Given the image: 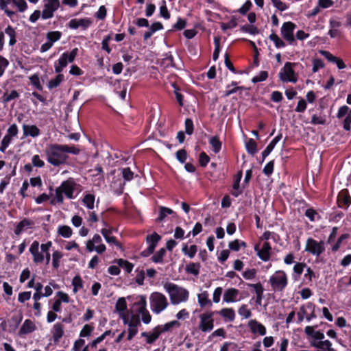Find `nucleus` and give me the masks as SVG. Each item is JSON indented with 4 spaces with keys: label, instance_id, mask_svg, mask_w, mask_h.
I'll return each instance as SVG.
<instances>
[{
    "label": "nucleus",
    "instance_id": "f257e3e1",
    "mask_svg": "<svg viewBox=\"0 0 351 351\" xmlns=\"http://www.w3.org/2000/svg\"><path fill=\"white\" fill-rule=\"evenodd\" d=\"M80 149L75 145L49 143L45 149L47 161L53 167L66 165L69 159V154L78 155Z\"/></svg>",
    "mask_w": 351,
    "mask_h": 351
},
{
    "label": "nucleus",
    "instance_id": "f03ea898",
    "mask_svg": "<svg viewBox=\"0 0 351 351\" xmlns=\"http://www.w3.org/2000/svg\"><path fill=\"white\" fill-rule=\"evenodd\" d=\"M80 185L77 184L72 178H68L62 182L58 187L55 189L51 203L52 204H62L64 202V195L69 199H75L80 192Z\"/></svg>",
    "mask_w": 351,
    "mask_h": 351
},
{
    "label": "nucleus",
    "instance_id": "7ed1b4c3",
    "mask_svg": "<svg viewBox=\"0 0 351 351\" xmlns=\"http://www.w3.org/2000/svg\"><path fill=\"white\" fill-rule=\"evenodd\" d=\"M129 301L131 312L138 313L141 315V320L145 324H148L151 322L152 316L147 309V300L146 297L143 295H129L127 297Z\"/></svg>",
    "mask_w": 351,
    "mask_h": 351
},
{
    "label": "nucleus",
    "instance_id": "20e7f679",
    "mask_svg": "<svg viewBox=\"0 0 351 351\" xmlns=\"http://www.w3.org/2000/svg\"><path fill=\"white\" fill-rule=\"evenodd\" d=\"M52 242L49 241L40 245L38 241H34L30 245L29 251L32 256V261L36 264H40L45 261L48 265L51 261L50 249Z\"/></svg>",
    "mask_w": 351,
    "mask_h": 351
},
{
    "label": "nucleus",
    "instance_id": "39448f33",
    "mask_svg": "<svg viewBox=\"0 0 351 351\" xmlns=\"http://www.w3.org/2000/svg\"><path fill=\"white\" fill-rule=\"evenodd\" d=\"M165 291L168 293L172 305H178L186 302L189 298V292L184 287L173 282H166L163 285Z\"/></svg>",
    "mask_w": 351,
    "mask_h": 351
},
{
    "label": "nucleus",
    "instance_id": "423d86ee",
    "mask_svg": "<svg viewBox=\"0 0 351 351\" xmlns=\"http://www.w3.org/2000/svg\"><path fill=\"white\" fill-rule=\"evenodd\" d=\"M268 282L272 291L281 293L287 287L289 278L284 270H277L269 276Z\"/></svg>",
    "mask_w": 351,
    "mask_h": 351
},
{
    "label": "nucleus",
    "instance_id": "0eeeda50",
    "mask_svg": "<svg viewBox=\"0 0 351 351\" xmlns=\"http://www.w3.org/2000/svg\"><path fill=\"white\" fill-rule=\"evenodd\" d=\"M149 306L151 311L156 315H159L169 306L167 297L162 293L153 292L149 295Z\"/></svg>",
    "mask_w": 351,
    "mask_h": 351
},
{
    "label": "nucleus",
    "instance_id": "6e6552de",
    "mask_svg": "<svg viewBox=\"0 0 351 351\" xmlns=\"http://www.w3.org/2000/svg\"><path fill=\"white\" fill-rule=\"evenodd\" d=\"M296 65L294 62H287L284 66L280 69L278 77L283 83L298 82V75L294 71V66Z\"/></svg>",
    "mask_w": 351,
    "mask_h": 351
},
{
    "label": "nucleus",
    "instance_id": "1a4fd4ad",
    "mask_svg": "<svg viewBox=\"0 0 351 351\" xmlns=\"http://www.w3.org/2000/svg\"><path fill=\"white\" fill-rule=\"evenodd\" d=\"M78 49L74 48L70 52L63 53L54 64V70L57 73H61L69 63L74 61L77 56Z\"/></svg>",
    "mask_w": 351,
    "mask_h": 351
},
{
    "label": "nucleus",
    "instance_id": "9d476101",
    "mask_svg": "<svg viewBox=\"0 0 351 351\" xmlns=\"http://www.w3.org/2000/svg\"><path fill=\"white\" fill-rule=\"evenodd\" d=\"M215 312L206 311L199 315V323L198 328L203 332H209L214 328V318L213 316Z\"/></svg>",
    "mask_w": 351,
    "mask_h": 351
},
{
    "label": "nucleus",
    "instance_id": "9b49d317",
    "mask_svg": "<svg viewBox=\"0 0 351 351\" xmlns=\"http://www.w3.org/2000/svg\"><path fill=\"white\" fill-rule=\"evenodd\" d=\"M304 250L314 256L319 257L325 251V243L322 241H318L313 238H308Z\"/></svg>",
    "mask_w": 351,
    "mask_h": 351
},
{
    "label": "nucleus",
    "instance_id": "f8f14e48",
    "mask_svg": "<svg viewBox=\"0 0 351 351\" xmlns=\"http://www.w3.org/2000/svg\"><path fill=\"white\" fill-rule=\"evenodd\" d=\"M86 248L88 252H96L99 254L106 250V247L103 243L101 236L98 234H94L92 239L86 241Z\"/></svg>",
    "mask_w": 351,
    "mask_h": 351
},
{
    "label": "nucleus",
    "instance_id": "ddd939ff",
    "mask_svg": "<svg viewBox=\"0 0 351 351\" xmlns=\"http://www.w3.org/2000/svg\"><path fill=\"white\" fill-rule=\"evenodd\" d=\"M315 306L312 302H307L300 306L299 311L298 312V322H302L304 319L307 322H310L311 319L316 317L315 313Z\"/></svg>",
    "mask_w": 351,
    "mask_h": 351
},
{
    "label": "nucleus",
    "instance_id": "4468645a",
    "mask_svg": "<svg viewBox=\"0 0 351 351\" xmlns=\"http://www.w3.org/2000/svg\"><path fill=\"white\" fill-rule=\"evenodd\" d=\"M43 20L52 19L55 12L60 7V0H43Z\"/></svg>",
    "mask_w": 351,
    "mask_h": 351
},
{
    "label": "nucleus",
    "instance_id": "2eb2a0df",
    "mask_svg": "<svg viewBox=\"0 0 351 351\" xmlns=\"http://www.w3.org/2000/svg\"><path fill=\"white\" fill-rule=\"evenodd\" d=\"M128 326V340L130 341L138 332V327L141 325L139 317L134 314L127 318V322L123 323Z\"/></svg>",
    "mask_w": 351,
    "mask_h": 351
},
{
    "label": "nucleus",
    "instance_id": "dca6fc26",
    "mask_svg": "<svg viewBox=\"0 0 351 351\" xmlns=\"http://www.w3.org/2000/svg\"><path fill=\"white\" fill-rule=\"evenodd\" d=\"M295 28V24L291 21L284 23L280 28L281 36L291 45L295 43L294 31Z\"/></svg>",
    "mask_w": 351,
    "mask_h": 351
},
{
    "label": "nucleus",
    "instance_id": "f3484780",
    "mask_svg": "<svg viewBox=\"0 0 351 351\" xmlns=\"http://www.w3.org/2000/svg\"><path fill=\"white\" fill-rule=\"evenodd\" d=\"M258 258L264 262L268 261L271 258V246L268 241L263 244H256L254 247Z\"/></svg>",
    "mask_w": 351,
    "mask_h": 351
},
{
    "label": "nucleus",
    "instance_id": "a211bd4d",
    "mask_svg": "<svg viewBox=\"0 0 351 351\" xmlns=\"http://www.w3.org/2000/svg\"><path fill=\"white\" fill-rule=\"evenodd\" d=\"M114 312H116L123 323L127 322V318L130 317L128 311V304L125 298H119L115 304Z\"/></svg>",
    "mask_w": 351,
    "mask_h": 351
},
{
    "label": "nucleus",
    "instance_id": "6ab92c4d",
    "mask_svg": "<svg viewBox=\"0 0 351 351\" xmlns=\"http://www.w3.org/2000/svg\"><path fill=\"white\" fill-rule=\"evenodd\" d=\"M35 228V221L29 218H23L17 224L14 230V234L19 236L28 230Z\"/></svg>",
    "mask_w": 351,
    "mask_h": 351
},
{
    "label": "nucleus",
    "instance_id": "aec40b11",
    "mask_svg": "<svg viewBox=\"0 0 351 351\" xmlns=\"http://www.w3.org/2000/svg\"><path fill=\"white\" fill-rule=\"evenodd\" d=\"M247 326L254 335L264 336L266 335L267 330L265 326L256 319L249 320Z\"/></svg>",
    "mask_w": 351,
    "mask_h": 351
},
{
    "label": "nucleus",
    "instance_id": "412c9836",
    "mask_svg": "<svg viewBox=\"0 0 351 351\" xmlns=\"http://www.w3.org/2000/svg\"><path fill=\"white\" fill-rule=\"evenodd\" d=\"M241 300L240 292L235 288H229L223 293V301L226 303H234Z\"/></svg>",
    "mask_w": 351,
    "mask_h": 351
},
{
    "label": "nucleus",
    "instance_id": "4be33fe9",
    "mask_svg": "<svg viewBox=\"0 0 351 351\" xmlns=\"http://www.w3.org/2000/svg\"><path fill=\"white\" fill-rule=\"evenodd\" d=\"M160 239L161 237L156 232H154L151 234L147 235L146 238L147 243H148V247L147 250V252H146L145 251H144L143 254L145 256L152 254Z\"/></svg>",
    "mask_w": 351,
    "mask_h": 351
},
{
    "label": "nucleus",
    "instance_id": "5701e85b",
    "mask_svg": "<svg viewBox=\"0 0 351 351\" xmlns=\"http://www.w3.org/2000/svg\"><path fill=\"white\" fill-rule=\"evenodd\" d=\"M92 21L90 19H71L69 23V27L71 29H76L80 27L83 29H86L91 24Z\"/></svg>",
    "mask_w": 351,
    "mask_h": 351
},
{
    "label": "nucleus",
    "instance_id": "b1692460",
    "mask_svg": "<svg viewBox=\"0 0 351 351\" xmlns=\"http://www.w3.org/2000/svg\"><path fill=\"white\" fill-rule=\"evenodd\" d=\"M160 332L157 326L154 328L151 331L143 332L141 335L145 339L147 344H153L160 336Z\"/></svg>",
    "mask_w": 351,
    "mask_h": 351
},
{
    "label": "nucleus",
    "instance_id": "393cba45",
    "mask_svg": "<svg viewBox=\"0 0 351 351\" xmlns=\"http://www.w3.org/2000/svg\"><path fill=\"white\" fill-rule=\"evenodd\" d=\"M311 345L317 348L318 351H334L331 342L324 339L311 340Z\"/></svg>",
    "mask_w": 351,
    "mask_h": 351
},
{
    "label": "nucleus",
    "instance_id": "a878e982",
    "mask_svg": "<svg viewBox=\"0 0 351 351\" xmlns=\"http://www.w3.org/2000/svg\"><path fill=\"white\" fill-rule=\"evenodd\" d=\"M36 328L34 322L31 319H27L23 322L20 328L19 335L23 337L27 334L33 332Z\"/></svg>",
    "mask_w": 351,
    "mask_h": 351
},
{
    "label": "nucleus",
    "instance_id": "bb28decb",
    "mask_svg": "<svg viewBox=\"0 0 351 351\" xmlns=\"http://www.w3.org/2000/svg\"><path fill=\"white\" fill-rule=\"evenodd\" d=\"M23 132L24 137L36 138L40 134V129L35 125L23 124Z\"/></svg>",
    "mask_w": 351,
    "mask_h": 351
},
{
    "label": "nucleus",
    "instance_id": "cd10ccee",
    "mask_svg": "<svg viewBox=\"0 0 351 351\" xmlns=\"http://www.w3.org/2000/svg\"><path fill=\"white\" fill-rule=\"evenodd\" d=\"M169 215H172L173 217L177 216L176 213L172 209L162 206H159L158 216L156 219V221L162 222L165 221Z\"/></svg>",
    "mask_w": 351,
    "mask_h": 351
},
{
    "label": "nucleus",
    "instance_id": "c85d7f7f",
    "mask_svg": "<svg viewBox=\"0 0 351 351\" xmlns=\"http://www.w3.org/2000/svg\"><path fill=\"white\" fill-rule=\"evenodd\" d=\"M217 313L221 316L226 322H233L235 319V311L232 308H223Z\"/></svg>",
    "mask_w": 351,
    "mask_h": 351
},
{
    "label": "nucleus",
    "instance_id": "c756f323",
    "mask_svg": "<svg viewBox=\"0 0 351 351\" xmlns=\"http://www.w3.org/2000/svg\"><path fill=\"white\" fill-rule=\"evenodd\" d=\"M181 324L178 320H172L165 323V324L157 326L160 334L166 332H169L172 330L173 328H179Z\"/></svg>",
    "mask_w": 351,
    "mask_h": 351
},
{
    "label": "nucleus",
    "instance_id": "7c9ffc66",
    "mask_svg": "<svg viewBox=\"0 0 351 351\" xmlns=\"http://www.w3.org/2000/svg\"><path fill=\"white\" fill-rule=\"evenodd\" d=\"M51 332L52 334L53 341L55 342L59 341L64 335V326L60 323L55 324Z\"/></svg>",
    "mask_w": 351,
    "mask_h": 351
},
{
    "label": "nucleus",
    "instance_id": "2f4dec72",
    "mask_svg": "<svg viewBox=\"0 0 351 351\" xmlns=\"http://www.w3.org/2000/svg\"><path fill=\"white\" fill-rule=\"evenodd\" d=\"M306 267V265L304 263H296L293 268L292 279L294 281H298L301 274L303 273L304 268Z\"/></svg>",
    "mask_w": 351,
    "mask_h": 351
},
{
    "label": "nucleus",
    "instance_id": "473e14b6",
    "mask_svg": "<svg viewBox=\"0 0 351 351\" xmlns=\"http://www.w3.org/2000/svg\"><path fill=\"white\" fill-rule=\"evenodd\" d=\"M282 135L279 134L274 137V138L267 145L266 148L262 152L263 160H264L274 149L276 144L280 141Z\"/></svg>",
    "mask_w": 351,
    "mask_h": 351
},
{
    "label": "nucleus",
    "instance_id": "72a5a7b5",
    "mask_svg": "<svg viewBox=\"0 0 351 351\" xmlns=\"http://www.w3.org/2000/svg\"><path fill=\"white\" fill-rule=\"evenodd\" d=\"M7 4H8V8L11 7H16L19 12H24L27 9V3L25 0H8Z\"/></svg>",
    "mask_w": 351,
    "mask_h": 351
},
{
    "label": "nucleus",
    "instance_id": "f704fd0d",
    "mask_svg": "<svg viewBox=\"0 0 351 351\" xmlns=\"http://www.w3.org/2000/svg\"><path fill=\"white\" fill-rule=\"evenodd\" d=\"M305 333L311 337L312 340L324 339V334L320 330H315L313 326H308L304 329Z\"/></svg>",
    "mask_w": 351,
    "mask_h": 351
},
{
    "label": "nucleus",
    "instance_id": "c9c22d12",
    "mask_svg": "<svg viewBox=\"0 0 351 351\" xmlns=\"http://www.w3.org/2000/svg\"><path fill=\"white\" fill-rule=\"evenodd\" d=\"M57 234L63 238L69 239L73 234V230L69 226L61 225L57 228Z\"/></svg>",
    "mask_w": 351,
    "mask_h": 351
},
{
    "label": "nucleus",
    "instance_id": "e433bc0d",
    "mask_svg": "<svg viewBox=\"0 0 351 351\" xmlns=\"http://www.w3.org/2000/svg\"><path fill=\"white\" fill-rule=\"evenodd\" d=\"M209 144L210 145L212 151L214 153L218 154L221 151L222 143L217 136L210 137L209 139Z\"/></svg>",
    "mask_w": 351,
    "mask_h": 351
},
{
    "label": "nucleus",
    "instance_id": "4c0bfd02",
    "mask_svg": "<svg viewBox=\"0 0 351 351\" xmlns=\"http://www.w3.org/2000/svg\"><path fill=\"white\" fill-rule=\"evenodd\" d=\"M209 295L207 291H203L197 295V302L201 307L212 305L211 301L208 298Z\"/></svg>",
    "mask_w": 351,
    "mask_h": 351
},
{
    "label": "nucleus",
    "instance_id": "58836bf2",
    "mask_svg": "<svg viewBox=\"0 0 351 351\" xmlns=\"http://www.w3.org/2000/svg\"><path fill=\"white\" fill-rule=\"evenodd\" d=\"M95 197L93 194H86L82 198L83 205L88 210H93L95 207Z\"/></svg>",
    "mask_w": 351,
    "mask_h": 351
},
{
    "label": "nucleus",
    "instance_id": "ea45409f",
    "mask_svg": "<svg viewBox=\"0 0 351 351\" xmlns=\"http://www.w3.org/2000/svg\"><path fill=\"white\" fill-rule=\"evenodd\" d=\"M182 251L184 255L190 258H193L197 252V247L195 245H191L189 247L186 244H184L183 245Z\"/></svg>",
    "mask_w": 351,
    "mask_h": 351
},
{
    "label": "nucleus",
    "instance_id": "a19ab883",
    "mask_svg": "<svg viewBox=\"0 0 351 351\" xmlns=\"http://www.w3.org/2000/svg\"><path fill=\"white\" fill-rule=\"evenodd\" d=\"M73 286V292L76 293L78 291L81 290L84 287V282L82 278L80 276H75L71 282Z\"/></svg>",
    "mask_w": 351,
    "mask_h": 351
},
{
    "label": "nucleus",
    "instance_id": "79ce46f5",
    "mask_svg": "<svg viewBox=\"0 0 351 351\" xmlns=\"http://www.w3.org/2000/svg\"><path fill=\"white\" fill-rule=\"evenodd\" d=\"M5 34H6L10 38L9 45L10 46L14 45L16 43V33L15 29L14 27H12V26L8 25L5 29Z\"/></svg>",
    "mask_w": 351,
    "mask_h": 351
},
{
    "label": "nucleus",
    "instance_id": "37998d69",
    "mask_svg": "<svg viewBox=\"0 0 351 351\" xmlns=\"http://www.w3.org/2000/svg\"><path fill=\"white\" fill-rule=\"evenodd\" d=\"M242 177V171H239L237 174V179L234 181L232 189L233 191L232 192V195L236 197H237L239 195L241 194V191L239 189L240 181Z\"/></svg>",
    "mask_w": 351,
    "mask_h": 351
},
{
    "label": "nucleus",
    "instance_id": "c03bdc74",
    "mask_svg": "<svg viewBox=\"0 0 351 351\" xmlns=\"http://www.w3.org/2000/svg\"><path fill=\"white\" fill-rule=\"evenodd\" d=\"M269 38L274 43L275 47L278 49L284 48L286 46L285 42L274 32L269 35Z\"/></svg>",
    "mask_w": 351,
    "mask_h": 351
},
{
    "label": "nucleus",
    "instance_id": "a18cd8bd",
    "mask_svg": "<svg viewBox=\"0 0 351 351\" xmlns=\"http://www.w3.org/2000/svg\"><path fill=\"white\" fill-rule=\"evenodd\" d=\"M238 313L242 319H249L252 316V311L247 304H242L238 310Z\"/></svg>",
    "mask_w": 351,
    "mask_h": 351
},
{
    "label": "nucleus",
    "instance_id": "49530a36",
    "mask_svg": "<svg viewBox=\"0 0 351 351\" xmlns=\"http://www.w3.org/2000/svg\"><path fill=\"white\" fill-rule=\"evenodd\" d=\"M64 77L62 74H61L60 73H58V75H56L55 78L51 79V80L49 81L48 88L49 89H52V88L58 87L61 84V82L64 80Z\"/></svg>",
    "mask_w": 351,
    "mask_h": 351
},
{
    "label": "nucleus",
    "instance_id": "de8ad7c7",
    "mask_svg": "<svg viewBox=\"0 0 351 351\" xmlns=\"http://www.w3.org/2000/svg\"><path fill=\"white\" fill-rule=\"evenodd\" d=\"M219 351H244L239 349L237 345L234 342H225L223 343Z\"/></svg>",
    "mask_w": 351,
    "mask_h": 351
},
{
    "label": "nucleus",
    "instance_id": "09e8293b",
    "mask_svg": "<svg viewBox=\"0 0 351 351\" xmlns=\"http://www.w3.org/2000/svg\"><path fill=\"white\" fill-rule=\"evenodd\" d=\"M200 265L199 263H191L186 267V271L188 274L197 276L199 273Z\"/></svg>",
    "mask_w": 351,
    "mask_h": 351
},
{
    "label": "nucleus",
    "instance_id": "8fccbe9b",
    "mask_svg": "<svg viewBox=\"0 0 351 351\" xmlns=\"http://www.w3.org/2000/svg\"><path fill=\"white\" fill-rule=\"evenodd\" d=\"M237 82H232L231 84L226 86V90L224 92L223 96L228 97L229 95L236 93L241 87L237 86Z\"/></svg>",
    "mask_w": 351,
    "mask_h": 351
},
{
    "label": "nucleus",
    "instance_id": "3c124183",
    "mask_svg": "<svg viewBox=\"0 0 351 351\" xmlns=\"http://www.w3.org/2000/svg\"><path fill=\"white\" fill-rule=\"evenodd\" d=\"M8 0H0V9L10 19L16 14V12L11 10L7 4Z\"/></svg>",
    "mask_w": 351,
    "mask_h": 351
},
{
    "label": "nucleus",
    "instance_id": "603ef678",
    "mask_svg": "<svg viewBox=\"0 0 351 351\" xmlns=\"http://www.w3.org/2000/svg\"><path fill=\"white\" fill-rule=\"evenodd\" d=\"M117 264L120 268L123 269L127 273H130L134 267L133 264L122 258L117 260Z\"/></svg>",
    "mask_w": 351,
    "mask_h": 351
},
{
    "label": "nucleus",
    "instance_id": "864d4df0",
    "mask_svg": "<svg viewBox=\"0 0 351 351\" xmlns=\"http://www.w3.org/2000/svg\"><path fill=\"white\" fill-rule=\"evenodd\" d=\"M246 246V243L244 241H240L239 239H235L229 243L228 247L229 248L234 252H238L241 247H245Z\"/></svg>",
    "mask_w": 351,
    "mask_h": 351
},
{
    "label": "nucleus",
    "instance_id": "5fc2aeb1",
    "mask_svg": "<svg viewBox=\"0 0 351 351\" xmlns=\"http://www.w3.org/2000/svg\"><path fill=\"white\" fill-rule=\"evenodd\" d=\"M64 247L66 251H71L74 250L80 254L82 253V249L80 248V245L75 241H70L66 242Z\"/></svg>",
    "mask_w": 351,
    "mask_h": 351
},
{
    "label": "nucleus",
    "instance_id": "6e6d98bb",
    "mask_svg": "<svg viewBox=\"0 0 351 351\" xmlns=\"http://www.w3.org/2000/svg\"><path fill=\"white\" fill-rule=\"evenodd\" d=\"M63 257L61 252L56 250L52 254V266L55 269H58L60 266V259Z\"/></svg>",
    "mask_w": 351,
    "mask_h": 351
},
{
    "label": "nucleus",
    "instance_id": "4d7b16f0",
    "mask_svg": "<svg viewBox=\"0 0 351 351\" xmlns=\"http://www.w3.org/2000/svg\"><path fill=\"white\" fill-rule=\"evenodd\" d=\"M257 275V270L254 268L247 269L242 273L244 279L250 280H254Z\"/></svg>",
    "mask_w": 351,
    "mask_h": 351
},
{
    "label": "nucleus",
    "instance_id": "13d9d810",
    "mask_svg": "<svg viewBox=\"0 0 351 351\" xmlns=\"http://www.w3.org/2000/svg\"><path fill=\"white\" fill-rule=\"evenodd\" d=\"M62 34L60 32L58 31H53L49 32L47 34V40L49 42H51V43L53 45V43L58 40H59L61 38Z\"/></svg>",
    "mask_w": 351,
    "mask_h": 351
},
{
    "label": "nucleus",
    "instance_id": "bf43d9fd",
    "mask_svg": "<svg viewBox=\"0 0 351 351\" xmlns=\"http://www.w3.org/2000/svg\"><path fill=\"white\" fill-rule=\"evenodd\" d=\"M160 15L165 19H170V14L167 10L166 1L165 0H162L160 3Z\"/></svg>",
    "mask_w": 351,
    "mask_h": 351
},
{
    "label": "nucleus",
    "instance_id": "052dcab7",
    "mask_svg": "<svg viewBox=\"0 0 351 351\" xmlns=\"http://www.w3.org/2000/svg\"><path fill=\"white\" fill-rule=\"evenodd\" d=\"M245 148L247 152L250 154H254L256 152V143L255 141L252 138H250L246 143H245Z\"/></svg>",
    "mask_w": 351,
    "mask_h": 351
},
{
    "label": "nucleus",
    "instance_id": "680f3d73",
    "mask_svg": "<svg viewBox=\"0 0 351 351\" xmlns=\"http://www.w3.org/2000/svg\"><path fill=\"white\" fill-rule=\"evenodd\" d=\"M237 25V21L234 17H232L228 23H221V28L223 31L230 29L236 27Z\"/></svg>",
    "mask_w": 351,
    "mask_h": 351
},
{
    "label": "nucleus",
    "instance_id": "e2e57ef3",
    "mask_svg": "<svg viewBox=\"0 0 351 351\" xmlns=\"http://www.w3.org/2000/svg\"><path fill=\"white\" fill-rule=\"evenodd\" d=\"M122 176L125 182L131 181L134 178V173L130 168H122L121 169Z\"/></svg>",
    "mask_w": 351,
    "mask_h": 351
},
{
    "label": "nucleus",
    "instance_id": "0e129e2a",
    "mask_svg": "<svg viewBox=\"0 0 351 351\" xmlns=\"http://www.w3.org/2000/svg\"><path fill=\"white\" fill-rule=\"evenodd\" d=\"M39 19H42L43 20V10H42V11L38 10H34L29 16V21L32 23H35Z\"/></svg>",
    "mask_w": 351,
    "mask_h": 351
},
{
    "label": "nucleus",
    "instance_id": "69168bd1",
    "mask_svg": "<svg viewBox=\"0 0 351 351\" xmlns=\"http://www.w3.org/2000/svg\"><path fill=\"white\" fill-rule=\"evenodd\" d=\"M313 67L312 71L313 73H317L319 70L323 69L324 67V63L321 59L315 58L312 62Z\"/></svg>",
    "mask_w": 351,
    "mask_h": 351
},
{
    "label": "nucleus",
    "instance_id": "338daca9",
    "mask_svg": "<svg viewBox=\"0 0 351 351\" xmlns=\"http://www.w3.org/2000/svg\"><path fill=\"white\" fill-rule=\"evenodd\" d=\"M87 346L85 345V340L82 339H77L73 346L72 351H81Z\"/></svg>",
    "mask_w": 351,
    "mask_h": 351
},
{
    "label": "nucleus",
    "instance_id": "774afa93",
    "mask_svg": "<svg viewBox=\"0 0 351 351\" xmlns=\"http://www.w3.org/2000/svg\"><path fill=\"white\" fill-rule=\"evenodd\" d=\"M339 198H340V200L341 201V202L345 206H348L350 205V204H351V197L350 196V195L346 191H341L339 193Z\"/></svg>",
    "mask_w": 351,
    "mask_h": 351
}]
</instances>
